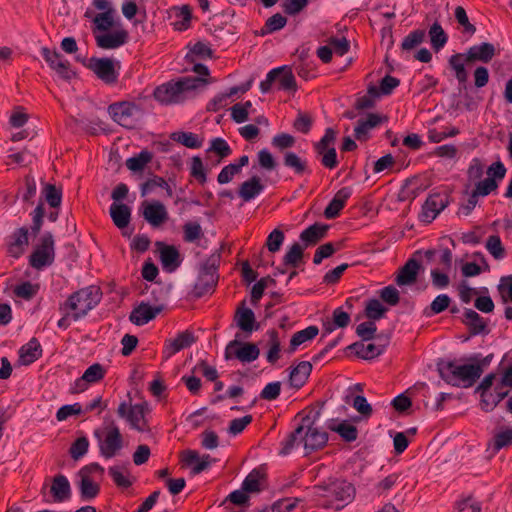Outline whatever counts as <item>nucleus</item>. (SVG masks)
Returning <instances> with one entry per match:
<instances>
[{"mask_svg":"<svg viewBox=\"0 0 512 512\" xmlns=\"http://www.w3.org/2000/svg\"><path fill=\"white\" fill-rule=\"evenodd\" d=\"M326 432L311 424L309 418L303 419L299 425L283 442L281 455L289 454L295 447L303 445L306 454L318 450L327 443Z\"/></svg>","mask_w":512,"mask_h":512,"instance_id":"nucleus-1","label":"nucleus"},{"mask_svg":"<svg viewBox=\"0 0 512 512\" xmlns=\"http://www.w3.org/2000/svg\"><path fill=\"white\" fill-rule=\"evenodd\" d=\"M207 81L197 77H184L158 86L154 91L155 99L162 104H176L189 98L193 92Z\"/></svg>","mask_w":512,"mask_h":512,"instance_id":"nucleus-2","label":"nucleus"},{"mask_svg":"<svg viewBox=\"0 0 512 512\" xmlns=\"http://www.w3.org/2000/svg\"><path fill=\"white\" fill-rule=\"evenodd\" d=\"M438 370L447 383L463 387L472 386L483 372L480 364L459 365L454 362L443 363Z\"/></svg>","mask_w":512,"mask_h":512,"instance_id":"nucleus-3","label":"nucleus"},{"mask_svg":"<svg viewBox=\"0 0 512 512\" xmlns=\"http://www.w3.org/2000/svg\"><path fill=\"white\" fill-rule=\"evenodd\" d=\"M318 495L325 498V506L340 510L355 497L354 486L345 480L330 481L317 487Z\"/></svg>","mask_w":512,"mask_h":512,"instance_id":"nucleus-4","label":"nucleus"},{"mask_svg":"<svg viewBox=\"0 0 512 512\" xmlns=\"http://www.w3.org/2000/svg\"><path fill=\"white\" fill-rule=\"evenodd\" d=\"M100 299V289L96 286H89L73 293L60 309L70 310L71 318L76 321L93 309Z\"/></svg>","mask_w":512,"mask_h":512,"instance_id":"nucleus-5","label":"nucleus"},{"mask_svg":"<svg viewBox=\"0 0 512 512\" xmlns=\"http://www.w3.org/2000/svg\"><path fill=\"white\" fill-rule=\"evenodd\" d=\"M94 435L98 441L100 454L105 458L115 457L124 446L120 429L113 421L105 422L95 430Z\"/></svg>","mask_w":512,"mask_h":512,"instance_id":"nucleus-6","label":"nucleus"},{"mask_svg":"<svg viewBox=\"0 0 512 512\" xmlns=\"http://www.w3.org/2000/svg\"><path fill=\"white\" fill-rule=\"evenodd\" d=\"M104 476V468L97 463L82 467L77 473L78 487L83 500L94 499L100 491V482Z\"/></svg>","mask_w":512,"mask_h":512,"instance_id":"nucleus-7","label":"nucleus"},{"mask_svg":"<svg viewBox=\"0 0 512 512\" xmlns=\"http://www.w3.org/2000/svg\"><path fill=\"white\" fill-rule=\"evenodd\" d=\"M108 113L116 123L129 129L136 127L143 115L141 109L130 102L114 103Z\"/></svg>","mask_w":512,"mask_h":512,"instance_id":"nucleus-8","label":"nucleus"},{"mask_svg":"<svg viewBox=\"0 0 512 512\" xmlns=\"http://www.w3.org/2000/svg\"><path fill=\"white\" fill-rule=\"evenodd\" d=\"M149 408L146 403L130 405L123 401L117 409V413L121 418H124L131 428L144 432L147 430L146 414Z\"/></svg>","mask_w":512,"mask_h":512,"instance_id":"nucleus-9","label":"nucleus"},{"mask_svg":"<svg viewBox=\"0 0 512 512\" xmlns=\"http://www.w3.org/2000/svg\"><path fill=\"white\" fill-rule=\"evenodd\" d=\"M54 257V239L51 233H46L42 236L40 244L30 255L29 263L33 268L41 270L46 266H50L54 261Z\"/></svg>","mask_w":512,"mask_h":512,"instance_id":"nucleus-10","label":"nucleus"},{"mask_svg":"<svg viewBox=\"0 0 512 512\" xmlns=\"http://www.w3.org/2000/svg\"><path fill=\"white\" fill-rule=\"evenodd\" d=\"M129 40L128 31L120 24H117L112 31L95 34V41L99 48L105 50L117 49L125 45Z\"/></svg>","mask_w":512,"mask_h":512,"instance_id":"nucleus-11","label":"nucleus"},{"mask_svg":"<svg viewBox=\"0 0 512 512\" xmlns=\"http://www.w3.org/2000/svg\"><path fill=\"white\" fill-rule=\"evenodd\" d=\"M143 218L152 226L160 227L169 219L168 211L164 204L159 201H144L141 204Z\"/></svg>","mask_w":512,"mask_h":512,"instance_id":"nucleus-12","label":"nucleus"},{"mask_svg":"<svg viewBox=\"0 0 512 512\" xmlns=\"http://www.w3.org/2000/svg\"><path fill=\"white\" fill-rule=\"evenodd\" d=\"M89 68L106 83H113L118 78L119 62L110 58H92Z\"/></svg>","mask_w":512,"mask_h":512,"instance_id":"nucleus-13","label":"nucleus"},{"mask_svg":"<svg viewBox=\"0 0 512 512\" xmlns=\"http://www.w3.org/2000/svg\"><path fill=\"white\" fill-rule=\"evenodd\" d=\"M227 359L235 357L242 362H252L259 356V349L255 344H240L238 341H231L225 350Z\"/></svg>","mask_w":512,"mask_h":512,"instance_id":"nucleus-14","label":"nucleus"},{"mask_svg":"<svg viewBox=\"0 0 512 512\" xmlns=\"http://www.w3.org/2000/svg\"><path fill=\"white\" fill-rule=\"evenodd\" d=\"M105 375V369L102 365L95 363L88 367L83 375L76 379L71 387L72 393L84 392L90 384L99 382Z\"/></svg>","mask_w":512,"mask_h":512,"instance_id":"nucleus-15","label":"nucleus"},{"mask_svg":"<svg viewBox=\"0 0 512 512\" xmlns=\"http://www.w3.org/2000/svg\"><path fill=\"white\" fill-rule=\"evenodd\" d=\"M446 205L447 198L445 196L441 194L430 195L422 206L419 219L423 223L432 222Z\"/></svg>","mask_w":512,"mask_h":512,"instance_id":"nucleus-16","label":"nucleus"},{"mask_svg":"<svg viewBox=\"0 0 512 512\" xmlns=\"http://www.w3.org/2000/svg\"><path fill=\"white\" fill-rule=\"evenodd\" d=\"M41 53L49 64L50 68L53 69L61 78L70 79L74 73L70 69V64L65 60L57 51H51L44 47Z\"/></svg>","mask_w":512,"mask_h":512,"instance_id":"nucleus-17","label":"nucleus"},{"mask_svg":"<svg viewBox=\"0 0 512 512\" xmlns=\"http://www.w3.org/2000/svg\"><path fill=\"white\" fill-rule=\"evenodd\" d=\"M29 245L28 229L21 227L16 229L7 242V253L13 258H19L24 254Z\"/></svg>","mask_w":512,"mask_h":512,"instance_id":"nucleus-18","label":"nucleus"},{"mask_svg":"<svg viewBox=\"0 0 512 512\" xmlns=\"http://www.w3.org/2000/svg\"><path fill=\"white\" fill-rule=\"evenodd\" d=\"M216 267L214 265H205L201 268L199 277L194 286L195 294L200 297L210 291L217 283Z\"/></svg>","mask_w":512,"mask_h":512,"instance_id":"nucleus-19","label":"nucleus"},{"mask_svg":"<svg viewBox=\"0 0 512 512\" xmlns=\"http://www.w3.org/2000/svg\"><path fill=\"white\" fill-rule=\"evenodd\" d=\"M194 342L195 337L192 332H181L175 338L166 341L165 348L163 350L164 357L168 359L182 349L190 347Z\"/></svg>","mask_w":512,"mask_h":512,"instance_id":"nucleus-20","label":"nucleus"},{"mask_svg":"<svg viewBox=\"0 0 512 512\" xmlns=\"http://www.w3.org/2000/svg\"><path fill=\"white\" fill-rule=\"evenodd\" d=\"M386 120L385 116L374 113L368 114L365 119H360L354 129L356 139L359 141L367 140L369 132Z\"/></svg>","mask_w":512,"mask_h":512,"instance_id":"nucleus-21","label":"nucleus"},{"mask_svg":"<svg viewBox=\"0 0 512 512\" xmlns=\"http://www.w3.org/2000/svg\"><path fill=\"white\" fill-rule=\"evenodd\" d=\"M162 306H151L146 303H141L138 307H136L130 314V320L135 325L141 326L152 319H154L161 311Z\"/></svg>","mask_w":512,"mask_h":512,"instance_id":"nucleus-22","label":"nucleus"},{"mask_svg":"<svg viewBox=\"0 0 512 512\" xmlns=\"http://www.w3.org/2000/svg\"><path fill=\"white\" fill-rule=\"evenodd\" d=\"M162 267L167 272H173L180 265L179 252L174 246L157 243Z\"/></svg>","mask_w":512,"mask_h":512,"instance_id":"nucleus-23","label":"nucleus"},{"mask_svg":"<svg viewBox=\"0 0 512 512\" xmlns=\"http://www.w3.org/2000/svg\"><path fill=\"white\" fill-rule=\"evenodd\" d=\"M182 461L192 466V474L196 475L207 469L211 463V457L209 455H200L195 450H185L181 454Z\"/></svg>","mask_w":512,"mask_h":512,"instance_id":"nucleus-24","label":"nucleus"},{"mask_svg":"<svg viewBox=\"0 0 512 512\" xmlns=\"http://www.w3.org/2000/svg\"><path fill=\"white\" fill-rule=\"evenodd\" d=\"M496 54V50L493 44L485 42L480 45H474L469 48L465 55V59L468 62L481 61L488 63Z\"/></svg>","mask_w":512,"mask_h":512,"instance_id":"nucleus-25","label":"nucleus"},{"mask_svg":"<svg viewBox=\"0 0 512 512\" xmlns=\"http://www.w3.org/2000/svg\"><path fill=\"white\" fill-rule=\"evenodd\" d=\"M349 323L350 315L339 307L333 311L331 318L323 321V330L325 334H330L335 329L345 328Z\"/></svg>","mask_w":512,"mask_h":512,"instance_id":"nucleus-26","label":"nucleus"},{"mask_svg":"<svg viewBox=\"0 0 512 512\" xmlns=\"http://www.w3.org/2000/svg\"><path fill=\"white\" fill-rule=\"evenodd\" d=\"M235 321L238 327L244 332L251 333L259 329L254 312L247 307L243 306L237 309Z\"/></svg>","mask_w":512,"mask_h":512,"instance_id":"nucleus-27","label":"nucleus"},{"mask_svg":"<svg viewBox=\"0 0 512 512\" xmlns=\"http://www.w3.org/2000/svg\"><path fill=\"white\" fill-rule=\"evenodd\" d=\"M512 444V427H502L496 431L493 438L488 442L487 449L496 454L502 448Z\"/></svg>","mask_w":512,"mask_h":512,"instance_id":"nucleus-28","label":"nucleus"},{"mask_svg":"<svg viewBox=\"0 0 512 512\" xmlns=\"http://www.w3.org/2000/svg\"><path fill=\"white\" fill-rule=\"evenodd\" d=\"M419 268L420 265L415 259H409L406 262V264L400 269L396 277V283L399 286L413 284L417 279Z\"/></svg>","mask_w":512,"mask_h":512,"instance_id":"nucleus-29","label":"nucleus"},{"mask_svg":"<svg viewBox=\"0 0 512 512\" xmlns=\"http://www.w3.org/2000/svg\"><path fill=\"white\" fill-rule=\"evenodd\" d=\"M312 371V365L308 361L299 362L290 372L289 382L292 387L301 388L307 381Z\"/></svg>","mask_w":512,"mask_h":512,"instance_id":"nucleus-30","label":"nucleus"},{"mask_svg":"<svg viewBox=\"0 0 512 512\" xmlns=\"http://www.w3.org/2000/svg\"><path fill=\"white\" fill-rule=\"evenodd\" d=\"M50 490L54 501L56 502H64L71 496V486L68 479L64 475H57L53 479Z\"/></svg>","mask_w":512,"mask_h":512,"instance_id":"nucleus-31","label":"nucleus"},{"mask_svg":"<svg viewBox=\"0 0 512 512\" xmlns=\"http://www.w3.org/2000/svg\"><path fill=\"white\" fill-rule=\"evenodd\" d=\"M351 196V190L349 188L340 189L331 200L329 205L324 211V215L327 219L335 218L340 210L344 207L346 200Z\"/></svg>","mask_w":512,"mask_h":512,"instance_id":"nucleus-32","label":"nucleus"},{"mask_svg":"<svg viewBox=\"0 0 512 512\" xmlns=\"http://www.w3.org/2000/svg\"><path fill=\"white\" fill-rule=\"evenodd\" d=\"M264 189L261 180L257 176H253L249 180L243 182L239 188V196L248 202L258 196Z\"/></svg>","mask_w":512,"mask_h":512,"instance_id":"nucleus-33","label":"nucleus"},{"mask_svg":"<svg viewBox=\"0 0 512 512\" xmlns=\"http://www.w3.org/2000/svg\"><path fill=\"white\" fill-rule=\"evenodd\" d=\"M110 216L114 224L123 229L128 226L131 218V209L122 203H113L110 206Z\"/></svg>","mask_w":512,"mask_h":512,"instance_id":"nucleus-34","label":"nucleus"},{"mask_svg":"<svg viewBox=\"0 0 512 512\" xmlns=\"http://www.w3.org/2000/svg\"><path fill=\"white\" fill-rule=\"evenodd\" d=\"M41 355V346L36 339H31L19 350V362L22 365H29L36 361Z\"/></svg>","mask_w":512,"mask_h":512,"instance_id":"nucleus-35","label":"nucleus"},{"mask_svg":"<svg viewBox=\"0 0 512 512\" xmlns=\"http://www.w3.org/2000/svg\"><path fill=\"white\" fill-rule=\"evenodd\" d=\"M386 343H354L350 346L355 353L363 359H372L379 356L385 349Z\"/></svg>","mask_w":512,"mask_h":512,"instance_id":"nucleus-36","label":"nucleus"},{"mask_svg":"<svg viewBox=\"0 0 512 512\" xmlns=\"http://www.w3.org/2000/svg\"><path fill=\"white\" fill-rule=\"evenodd\" d=\"M327 228L328 226L326 225H311L300 234V239L305 243L306 247L314 245L325 236Z\"/></svg>","mask_w":512,"mask_h":512,"instance_id":"nucleus-37","label":"nucleus"},{"mask_svg":"<svg viewBox=\"0 0 512 512\" xmlns=\"http://www.w3.org/2000/svg\"><path fill=\"white\" fill-rule=\"evenodd\" d=\"M329 429L338 433L345 441L352 442L357 439V428L347 421L336 422L334 420L329 424Z\"/></svg>","mask_w":512,"mask_h":512,"instance_id":"nucleus-38","label":"nucleus"},{"mask_svg":"<svg viewBox=\"0 0 512 512\" xmlns=\"http://www.w3.org/2000/svg\"><path fill=\"white\" fill-rule=\"evenodd\" d=\"M115 14L116 12H106V13H99L93 18V24H94V35L99 33H103L106 31H109L112 27L115 28Z\"/></svg>","mask_w":512,"mask_h":512,"instance_id":"nucleus-39","label":"nucleus"},{"mask_svg":"<svg viewBox=\"0 0 512 512\" xmlns=\"http://www.w3.org/2000/svg\"><path fill=\"white\" fill-rule=\"evenodd\" d=\"M318 332L319 330L316 326H309L301 331L296 332L290 340V353L294 352L301 344L315 338Z\"/></svg>","mask_w":512,"mask_h":512,"instance_id":"nucleus-40","label":"nucleus"},{"mask_svg":"<svg viewBox=\"0 0 512 512\" xmlns=\"http://www.w3.org/2000/svg\"><path fill=\"white\" fill-rule=\"evenodd\" d=\"M297 498H286L275 502L270 507H265L267 512H302L303 508L299 505Z\"/></svg>","mask_w":512,"mask_h":512,"instance_id":"nucleus-41","label":"nucleus"},{"mask_svg":"<svg viewBox=\"0 0 512 512\" xmlns=\"http://www.w3.org/2000/svg\"><path fill=\"white\" fill-rule=\"evenodd\" d=\"M508 391H502L500 387H496V393H481V407L485 411L493 410L497 404L507 396Z\"/></svg>","mask_w":512,"mask_h":512,"instance_id":"nucleus-42","label":"nucleus"},{"mask_svg":"<svg viewBox=\"0 0 512 512\" xmlns=\"http://www.w3.org/2000/svg\"><path fill=\"white\" fill-rule=\"evenodd\" d=\"M156 188H162L166 191L168 197H172L173 191L168 183L161 177L155 176L141 185V195L144 197L155 191Z\"/></svg>","mask_w":512,"mask_h":512,"instance_id":"nucleus-43","label":"nucleus"},{"mask_svg":"<svg viewBox=\"0 0 512 512\" xmlns=\"http://www.w3.org/2000/svg\"><path fill=\"white\" fill-rule=\"evenodd\" d=\"M464 60L466 59L465 55L463 54H455L449 58V65L453 69L455 77L460 84L465 83L468 79V73L465 69Z\"/></svg>","mask_w":512,"mask_h":512,"instance_id":"nucleus-44","label":"nucleus"},{"mask_svg":"<svg viewBox=\"0 0 512 512\" xmlns=\"http://www.w3.org/2000/svg\"><path fill=\"white\" fill-rule=\"evenodd\" d=\"M151 159L152 154L147 150H143L138 155L128 158L126 160V166L132 172L142 171Z\"/></svg>","mask_w":512,"mask_h":512,"instance_id":"nucleus-45","label":"nucleus"},{"mask_svg":"<svg viewBox=\"0 0 512 512\" xmlns=\"http://www.w3.org/2000/svg\"><path fill=\"white\" fill-rule=\"evenodd\" d=\"M171 139L184 145L187 148H199L202 145L198 136L192 132H174L171 135Z\"/></svg>","mask_w":512,"mask_h":512,"instance_id":"nucleus-46","label":"nucleus"},{"mask_svg":"<svg viewBox=\"0 0 512 512\" xmlns=\"http://www.w3.org/2000/svg\"><path fill=\"white\" fill-rule=\"evenodd\" d=\"M277 69H280L276 78V81L279 82L280 88L294 91L296 89V80L291 69L287 66L278 67Z\"/></svg>","mask_w":512,"mask_h":512,"instance_id":"nucleus-47","label":"nucleus"},{"mask_svg":"<svg viewBox=\"0 0 512 512\" xmlns=\"http://www.w3.org/2000/svg\"><path fill=\"white\" fill-rule=\"evenodd\" d=\"M429 36L432 47L438 51L447 42V35L440 24L434 23L429 29Z\"/></svg>","mask_w":512,"mask_h":512,"instance_id":"nucleus-48","label":"nucleus"},{"mask_svg":"<svg viewBox=\"0 0 512 512\" xmlns=\"http://www.w3.org/2000/svg\"><path fill=\"white\" fill-rule=\"evenodd\" d=\"M42 194L47 201V203L52 208H57L60 206L62 201V191L61 189L57 188L53 184H45L42 189Z\"/></svg>","mask_w":512,"mask_h":512,"instance_id":"nucleus-49","label":"nucleus"},{"mask_svg":"<svg viewBox=\"0 0 512 512\" xmlns=\"http://www.w3.org/2000/svg\"><path fill=\"white\" fill-rule=\"evenodd\" d=\"M380 97L378 88L374 85H370L367 90V95L359 97L356 101L355 107L359 110L372 108L375 104V100Z\"/></svg>","mask_w":512,"mask_h":512,"instance_id":"nucleus-50","label":"nucleus"},{"mask_svg":"<svg viewBox=\"0 0 512 512\" xmlns=\"http://www.w3.org/2000/svg\"><path fill=\"white\" fill-rule=\"evenodd\" d=\"M485 247L487 251L497 260L503 259L505 256V249L502 245L501 239L497 235H491L487 238Z\"/></svg>","mask_w":512,"mask_h":512,"instance_id":"nucleus-51","label":"nucleus"},{"mask_svg":"<svg viewBox=\"0 0 512 512\" xmlns=\"http://www.w3.org/2000/svg\"><path fill=\"white\" fill-rule=\"evenodd\" d=\"M262 484L263 475L258 471H252L243 481L242 488L248 493H253L260 491Z\"/></svg>","mask_w":512,"mask_h":512,"instance_id":"nucleus-52","label":"nucleus"},{"mask_svg":"<svg viewBox=\"0 0 512 512\" xmlns=\"http://www.w3.org/2000/svg\"><path fill=\"white\" fill-rule=\"evenodd\" d=\"M466 324L471 327L473 333L478 334L485 330L486 323L479 316L477 312L472 309H468L464 312Z\"/></svg>","mask_w":512,"mask_h":512,"instance_id":"nucleus-53","label":"nucleus"},{"mask_svg":"<svg viewBox=\"0 0 512 512\" xmlns=\"http://www.w3.org/2000/svg\"><path fill=\"white\" fill-rule=\"evenodd\" d=\"M176 18L177 20L174 22V27L176 30L182 31L186 30L189 27L191 20V9L187 5H183L176 9Z\"/></svg>","mask_w":512,"mask_h":512,"instance_id":"nucleus-54","label":"nucleus"},{"mask_svg":"<svg viewBox=\"0 0 512 512\" xmlns=\"http://www.w3.org/2000/svg\"><path fill=\"white\" fill-rule=\"evenodd\" d=\"M287 23L286 17L280 13H276L267 19L264 28L262 29V35L269 34L281 30Z\"/></svg>","mask_w":512,"mask_h":512,"instance_id":"nucleus-55","label":"nucleus"},{"mask_svg":"<svg viewBox=\"0 0 512 512\" xmlns=\"http://www.w3.org/2000/svg\"><path fill=\"white\" fill-rule=\"evenodd\" d=\"M460 133L459 129L456 127L446 128L443 131H438L437 129H429L428 131V139L432 143H440L441 141L457 136Z\"/></svg>","mask_w":512,"mask_h":512,"instance_id":"nucleus-56","label":"nucleus"},{"mask_svg":"<svg viewBox=\"0 0 512 512\" xmlns=\"http://www.w3.org/2000/svg\"><path fill=\"white\" fill-rule=\"evenodd\" d=\"M38 289L39 287L37 284H32L27 281L15 286L13 292L15 296L19 298L30 300L37 294Z\"/></svg>","mask_w":512,"mask_h":512,"instance_id":"nucleus-57","label":"nucleus"},{"mask_svg":"<svg viewBox=\"0 0 512 512\" xmlns=\"http://www.w3.org/2000/svg\"><path fill=\"white\" fill-rule=\"evenodd\" d=\"M498 187V184L495 179L493 178H486L482 181H479L475 185V189L473 190V194H475L478 198L480 196L484 197L490 194L492 191L496 190Z\"/></svg>","mask_w":512,"mask_h":512,"instance_id":"nucleus-58","label":"nucleus"},{"mask_svg":"<svg viewBox=\"0 0 512 512\" xmlns=\"http://www.w3.org/2000/svg\"><path fill=\"white\" fill-rule=\"evenodd\" d=\"M28 120L29 115L21 106L15 107L9 117V123L13 128L23 127L28 122Z\"/></svg>","mask_w":512,"mask_h":512,"instance_id":"nucleus-59","label":"nucleus"},{"mask_svg":"<svg viewBox=\"0 0 512 512\" xmlns=\"http://www.w3.org/2000/svg\"><path fill=\"white\" fill-rule=\"evenodd\" d=\"M89 448V441L86 437H80L70 447V455L74 460L83 457Z\"/></svg>","mask_w":512,"mask_h":512,"instance_id":"nucleus-60","label":"nucleus"},{"mask_svg":"<svg viewBox=\"0 0 512 512\" xmlns=\"http://www.w3.org/2000/svg\"><path fill=\"white\" fill-rule=\"evenodd\" d=\"M425 38V31L424 30H415L408 34L402 42V48L404 50H412L419 44L423 42Z\"/></svg>","mask_w":512,"mask_h":512,"instance_id":"nucleus-61","label":"nucleus"},{"mask_svg":"<svg viewBox=\"0 0 512 512\" xmlns=\"http://www.w3.org/2000/svg\"><path fill=\"white\" fill-rule=\"evenodd\" d=\"M13 162L17 163L20 166H28L32 164L35 159V155L28 149L23 148L19 152L12 153L8 156Z\"/></svg>","mask_w":512,"mask_h":512,"instance_id":"nucleus-62","label":"nucleus"},{"mask_svg":"<svg viewBox=\"0 0 512 512\" xmlns=\"http://www.w3.org/2000/svg\"><path fill=\"white\" fill-rule=\"evenodd\" d=\"M284 164L294 169L296 173H303L306 170V162L294 152H287L285 154Z\"/></svg>","mask_w":512,"mask_h":512,"instance_id":"nucleus-63","label":"nucleus"},{"mask_svg":"<svg viewBox=\"0 0 512 512\" xmlns=\"http://www.w3.org/2000/svg\"><path fill=\"white\" fill-rule=\"evenodd\" d=\"M385 312L386 308L381 304L379 300L371 299L367 302L366 315L368 318L373 320L380 319Z\"/></svg>","mask_w":512,"mask_h":512,"instance_id":"nucleus-64","label":"nucleus"}]
</instances>
